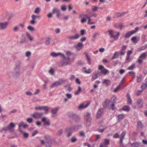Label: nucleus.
I'll list each match as a JSON object with an SVG mask.
<instances>
[{"label":"nucleus","instance_id":"obj_1","mask_svg":"<svg viewBox=\"0 0 147 147\" xmlns=\"http://www.w3.org/2000/svg\"><path fill=\"white\" fill-rule=\"evenodd\" d=\"M16 126V125L14 123L11 122L6 127H3L1 130V131H9V132H12L14 131V128Z\"/></svg>","mask_w":147,"mask_h":147},{"label":"nucleus","instance_id":"obj_2","mask_svg":"<svg viewBox=\"0 0 147 147\" xmlns=\"http://www.w3.org/2000/svg\"><path fill=\"white\" fill-rule=\"evenodd\" d=\"M20 65L19 64H16L12 72V76L15 77H18L20 74Z\"/></svg>","mask_w":147,"mask_h":147},{"label":"nucleus","instance_id":"obj_3","mask_svg":"<svg viewBox=\"0 0 147 147\" xmlns=\"http://www.w3.org/2000/svg\"><path fill=\"white\" fill-rule=\"evenodd\" d=\"M109 32L111 37L113 38L114 40H116L118 39L120 35L119 32L111 30H109Z\"/></svg>","mask_w":147,"mask_h":147},{"label":"nucleus","instance_id":"obj_4","mask_svg":"<svg viewBox=\"0 0 147 147\" xmlns=\"http://www.w3.org/2000/svg\"><path fill=\"white\" fill-rule=\"evenodd\" d=\"M81 127V126H73L69 128L66 129L65 130V131L68 133H69L67 135V137H69L71 135V132L76 130H77L79 128V127Z\"/></svg>","mask_w":147,"mask_h":147},{"label":"nucleus","instance_id":"obj_5","mask_svg":"<svg viewBox=\"0 0 147 147\" xmlns=\"http://www.w3.org/2000/svg\"><path fill=\"white\" fill-rule=\"evenodd\" d=\"M65 80L62 79L59 80L58 81L55 82L53 83L51 86V88L57 87L58 86L61 85L64 82Z\"/></svg>","mask_w":147,"mask_h":147},{"label":"nucleus","instance_id":"obj_6","mask_svg":"<svg viewBox=\"0 0 147 147\" xmlns=\"http://www.w3.org/2000/svg\"><path fill=\"white\" fill-rule=\"evenodd\" d=\"M87 16H88L83 13L80 14L79 18L80 19V22L82 23L83 24L86 22Z\"/></svg>","mask_w":147,"mask_h":147},{"label":"nucleus","instance_id":"obj_7","mask_svg":"<svg viewBox=\"0 0 147 147\" xmlns=\"http://www.w3.org/2000/svg\"><path fill=\"white\" fill-rule=\"evenodd\" d=\"M32 19L30 21V23L32 24H34L37 23L36 20L37 18H40V16H36L34 15H32L31 16Z\"/></svg>","mask_w":147,"mask_h":147},{"label":"nucleus","instance_id":"obj_8","mask_svg":"<svg viewBox=\"0 0 147 147\" xmlns=\"http://www.w3.org/2000/svg\"><path fill=\"white\" fill-rule=\"evenodd\" d=\"M147 56V54L146 52L142 53L139 57L137 62L140 63H141L143 59H146Z\"/></svg>","mask_w":147,"mask_h":147},{"label":"nucleus","instance_id":"obj_9","mask_svg":"<svg viewBox=\"0 0 147 147\" xmlns=\"http://www.w3.org/2000/svg\"><path fill=\"white\" fill-rule=\"evenodd\" d=\"M9 24L8 22H0V28L1 30H4L7 28Z\"/></svg>","mask_w":147,"mask_h":147},{"label":"nucleus","instance_id":"obj_10","mask_svg":"<svg viewBox=\"0 0 147 147\" xmlns=\"http://www.w3.org/2000/svg\"><path fill=\"white\" fill-rule=\"evenodd\" d=\"M70 64L69 58H68L67 59H65L62 61L60 62L59 65L61 66L66 65Z\"/></svg>","mask_w":147,"mask_h":147},{"label":"nucleus","instance_id":"obj_11","mask_svg":"<svg viewBox=\"0 0 147 147\" xmlns=\"http://www.w3.org/2000/svg\"><path fill=\"white\" fill-rule=\"evenodd\" d=\"M59 55H61L64 59H65V57L64 54L60 53H56L55 52H52L50 54L51 56L53 57H56Z\"/></svg>","mask_w":147,"mask_h":147},{"label":"nucleus","instance_id":"obj_12","mask_svg":"<svg viewBox=\"0 0 147 147\" xmlns=\"http://www.w3.org/2000/svg\"><path fill=\"white\" fill-rule=\"evenodd\" d=\"M99 69L100 70L102 73L105 75H106L108 72V70L105 69L103 65H100L99 66Z\"/></svg>","mask_w":147,"mask_h":147},{"label":"nucleus","instance_id":"obj_13","mask_svg":"<svg viewBox=\"0 0 147 147\" xmlns=\"http://www.w3.org/2000/svg\"><path fill=\"white\" fill-rule=\"evenodd\" d=\"M43 114L42 113L36 112L33 114L32 115V116L34 118L38 119L40 118Z\"/></svg>","mask_w":147,"mask_h":147},{"label":"nucleus","instance_id":"obj_14","mask_svg":"<svg viewBox=\"0 0 147 147\" xmlns=\"http://www.w3.org/2000/svg\"><path fill=\"white\" fill-rule=\"evenodd\" d=\"M80 37V35L78 34H76L74 36H71L67 37V38L70 40H76L78 39Z\"/></svg>","mask_w":147,"mask_h":147},{"label":"nucleus","instance_id":"obj_15","mask_svg":"<svg viewBox=\"0 0 147 147\" xmlns=\"http://www.w3.org/2000/svg\"><path fill=\"white\" fill-rule=\"evenodd\" d=\"M83 47V44L82 43L79 42L75 46L76 50L78 51L80 50Z\"/></svg>","mask_w":147,"mask_h":147},{"label":"nucleus","instance_id":"obj_16","mask_svg":"<svg viewBox=\"0 0 147 147\" xmlns=\"http://www.w3.org/2000/svg\"><path fill=\"white\" fill-rule=\"evenodd\" d=\"M140 40V37L136 36L132 37L131 38V40L132 42L135 44L137 43Z\"/></svg>","mask_w":147,"mask_h":147},{"label":"nucleus","instance_id":"obj_17","mask_svg":"<svg viewBox=\"0 0 147 147\" xmlns=\"http://www.w3.org/2000/svg\"><path fill=\"white\" fill-rule=\"evenodd\" d=\"M110 140L109 139H105L104 142L100 144V147H104L106 145H108L109 144Z\"/></svg>","mask_w":147,"mask_h":147},{"label":"nucleus","instance_id":"obj_18","mask_svg":"<svg viewBox=\"0 0 147 147\" xmlns=\"http://www.w3.org/2000/svg\"><path fill=\"white\" fill-rule=\"evenodd\" d=\"M65 96L66 98H64V102H65L68 101V100L71 99L72 97V95L70 93H66Z\"/></svg>","mask_w":147,"mask_h":147},{"label":"nucleus","instance_id":"obj_19","mask_svg":"<svg viewBox=\"0 0 147 147\" xmlns=\"http://www.w3.org/2000/svg\"><path fill=\"white\" fill-rule=\"evenodd\" d=\"M45 138L46 141L45 144L47 146V144L51 143L52 140L51 136L49 135L46 136L45 137Z\"/></svg>","mask_w":147,"mask_h":147},{"label":"nucleus","instance_id":"obj_20","mask_svg":"<svg viewBox=\"0 0 147 147\" xmlns=\"http://www.w3.org/2000/svg\"><path fill=\"white\" fill-rule=\"evenodd\" d=\"M53 13H56L57 17H59L60 16V13L59 10L57 8H53Z\"/></svg>","mask_w":147,"mask_h":147},{"label":"nucleus","instance_id":"obj_21","mask_svg":"<svg viewBox=\"0 0 147 147\" xmlns=\"http://www.w3.org/2000/svg\"><path fill=\"white\" fill-rule=\"evenodd\" d=\"M18 126L19 131H20V129H21V128L22 127H23V128H25L28 127V125L24 123L23 122H22L20 123L19 124Z\"/></svg>","mask_w":147,"mask_h":147},{"label":"nucleus","instance_id":"obj_22","mask_svg":"<svg viewBox=\"0 0 147 147\" xmlns=\"http://www.w3.org/2000/svg\"><path fill=\"white\" fill-rule=\"evenodd\" d=\"M134 34V32H133L132 30H131L126 33L124 37L125 38H129L130 37L131 35Z\"/></svg>","mask_w":147,"mask_h":147},{"label":"nucleus","instance_id":"obj_23","mask_svg":"<svg viewBox=\"0 0 147 147\" xmlns=\"http://www.w3.org/2000/svg\"><path fill=\"white\" fill-rule=\"evenodd\" d=\"M132 147H142L143 145L140 142H136L133 143L131 144Z\"/></svg>","mask_w":147,"mask_h":147},{"label":"nucleus","instance_id":"obj_24","mask_svg":"<svg viewBox=\"0 0 147 147\" xmlns=\"http://www.w3.org/2000/svg\"><path fill=\"white\" fill-rule=\"evenodd\" d=\"M137 103L138 107L142 108L143 105V101L142 99L141 98L138 99L137 100Z\"/></svg>","mask_w":147,"mask_h":147},{"label":"nucleus","instance_id":"obj_25","mask_svg":"<svg viewBox=\"0 0 147 147\" xmlns=\"http://www.w3.org/2000/svg\"><path fill=\"white\" fill-rule=\"evenodd\" d=\"M42 121L44 123L45 125L47 126H49L50 125L49 120L47 119L45 117L42 118Z\"/></svg>","mask_w":147,"mask_h":147},{"label":"nucleus","instance_id":"obj_26","mask_svg":"<svg viewBox=\"0 0 147 147\" xmlns=\"http://www.w3.org/2000/svg\"><path fill=\"white\" fill-rule=\"evenodd\" d=\"M26 36L27 38L30 41H33L34 40V38L28 32H27L26 33Z\"/></svg>","mask_w":147,"mask_h":147},{"label":"nucleus","instance_id":"obj_27","mask_svg":"<svg viewBox=\"0 0 147 147\" xmlns=\"http://www.w3.org/2000/svg\"><path fill=\"white\" fill-rule=\"evenodd\" d=\"M83 70L84 73L87 74H90L92 72V70L91 69H87L86 67H84L83 68Z\"/></svg>","mask_w":147,"mask_h":147},{"label":"nucleus","instance_id":"obj_28","mask_svg":"<svg viewBox=\"0 0 147 147\" xmlns=\"http://www.w3.org/2000/svg\"><path fill=\"white\" fill-rule=\"evenodd\" d=\"M125 115L124 114H120L118 115L117 116V120L119 121H121L124 118Z\"/></svg>","mask_w":147,"mask_h":147},{"label":"nucleus","instance_id":"obj_29","mask_svg":"<svg viewBox=\"0 0 147 147\" xmlns=\"http://www.w3.org/2000/svg\"><path fill=\"white\" fill-rule=\"evenodd\" d=\"M89 105V103H88L86 105H84L83 104H81L79 106L78 108L80 109L85 108L87 107Z\"/></svg>","mask_w":147,"mask_h":147},{"label":"nucleus","instance_id":"obj_30","mask_svg":"<svg viewBox=\"0 0 147 147\" xmlns=\"http://www.w3.org/2000/svg\"><path fill=\"white\" fill-rule=\"evenodd\" d=\"M103 113V110L102 109H100L98 110L97 114V117H100L102 115Z\"/></svg>","mask_w":147,"mask_h":147},{"label":"nucleus","instance_id":"obj_31","mask_svg":"<svg viewBox=\"0 0 147 147\" xmlns=\"http://www.w3.org/2000/svg\"><path fill=\"white\" fill-rule=\"evenodd\" d=\"M98 77V74L97 73L95 72L93 74L92 76V79L93 81L96 79Z\"/></svg>","mask_w":147,"mask_h":147},{"label":"nucleus","instance_id":"obj_32","mask_svg":"<svg viewBox=\"0 0 147 147\" xmlns=\"http://www.w3.org/2000/svg\"><path fill=\"white\" fill-rule=\"evenodd\" d=\"M108 103L111 105V104L109 102V100L107 99H106L104 102L103 103V105L105 108H107L108 107Z\"/></svg>","mask_w":147,"mask_h":147},{"label":"nucleus","instance_id":"obj_33","mask_svg":"<svg viewBox=\"0 0 147 147\" xmlns=\"http://www.w3.org/2000/svg\"><path fill=\"white\" fill-rule=\"evenodd\" d=\"M64 87L65 90L69 92H70L72 90V88L69 85H65Z\"/></svg>","mask_w":147,"mask_h":147},{"label":"nucleus","instance_id":"obj_34","mask_svg":"<svg viewBox=\"0 0 147 147\" xmlns=\"http://www.w3.org/2000/svg\"><path fill=\"white\" fill-rule=\"evenodd\" d=\"M85 55L88 63L89 64H90L91 63V61L90 57L87 53H86Z\"/></svg>","mask_w":147,"mask_h":147},{"label":"nucleus","instance_id":"obj_35","mask_svg":"<svg viewBox=\"0 0 147 147\" xmlns=\"http://www.w3.org/2000/svg\"><path fill=\"white\" fill-rule=\"evenodd\" d=\"M20 132L23 134V136L24 138H27L28 137L29 134L28 133L25 132L23 131L21 129H20Z\"/></svg>","mask_w":147,"mask_h":147},{"label":"nucleus","instance_id":"obj_36","mask_svg":"<svg viewBox=\"0 0 147 147\" xmlns=\"http://www.w3.org/2000/svg\"><path fill=\"white\" fill-rule=\"evenodd\" d=\"M147 48V45L143 46L138 48V51L139 52L144 50Z\"/></svg>","mask_w":147,"mask_h":147},{"label":"nucleus","instance_id":"obj_37","mask_svg":"<svg viewBox=\"0 0 147 147\" xmlns=\"http://www.w3.org/2000/svg\"><path fill=\"white\" fill-rule=\"evenodd\" d=\"M81 91V88L80 86H78V89L75 91L74 94L75 95H78L80 93Z\"/></svg>","mask_w":147,"mask_h":147},{"label":"nucleus","instance_id":"obj_38","mask_svg":"<svg viewBox=\"0 0 147 147\" xmlns=\"http://www.w3.org/2000/svg\"><path fill=\"white\" fill-rule=\"evenodd\" d=\"M59 109V108L58 107H55L51 109V112L52 113L55 115L56 113Z\"/></svg>","mask_w":147,"mask_h":147},{"label":"nucleus","instance_id":"obj_39","mask_svg":"<svg viewBox=\"0 0 147 147\" xmlns=\"http://www.w3.org/2000/svg\"><path fill=\"white\" fill-rule=\"evenodd\" d=\"M116 28H119L121 29L123 27V24H116L114 25Z\"/></svg>","mask_w":147,"mask_h":147},{"label":"nucleus","instance_id":"obj_40","mask_svg":"<svg viewBox=\"0 0 147 147\" xmlns=\"http://www.w3.org/2000/svg\"><path fill=\"white\" fill-rule=\"evenodd\" d=\"M122 85L121 83H120L119 85L117 88H115L114 90V92H116L119 90L121 89L122 87Z\"/></svg>","mask_w":147,"mask_h":147},{"label":"nucleus","instance_id":"obj_41","mask_svg":"<svg viewBox=\"0 0 147 147\" xmlns=\"http://www.w3.org/2000/svg\"><path fill=\"white\" fill-rule=\"evenodd\" d=\"M90 113H88L86 116V121L89 123H90L91 119L90 118Z\"/></svg>","mask_w":147,"mask_h":147},{"label":"nucleus","instance_id":"obj_42","mask_svg":"<svg viewBox=\"0 0 147 147\" xmlns=\"http://www.w3.org/2000/svg\"><path fill=\"white\" fill-rule=\"evenodd\" d=\"M19 26H14L13 29V30L14 32H16L18 31L19 29Z\"/></svg>","mask_w":147,"mask_h":147},{"label":"nucleus","instance_id":"obj_43","mask_svg":"<svg viewBox=\"0 0 147 147\" xmlns=\"http://www.w3.org/2000/svg\"><path fill=\"white\" fill-rule=\"evenodd\" d=\"M126 134V132L125 131L123 132L121 135L120 137V141L121 142H122L123 139L124 138V137Z\"/></svg>","mask_w":147,"mask_h":147},{"label":"nucleus","instance_id":"obj_44","mask_svg":"<svg viewBox=\"0 0 147 147\" xmlns=\"http://www.w3.org/2000/svg\"><path fill=\"white\" fill-rule=\"evenodd\" d=\"M87 18L88 19V23L89 24H92L95 23V22L91 21V19L90 18V17L87 16Z\"/></svg>","mask_w":147,"mask_h":147},{"label":"nucleus","instance_id":"obj_45","mask_svg":"<svg viewBox=\"0 0 147 147\" xmlns=\"http://www.w3.org/2000/svg\"><path fill=\"white\" fill-rule=\"evenodd\" d=\"M119 53L117 51L115 52L114 55L112 58V59H115L118 57Z\"/></svg>","mask_w":147,"mask_h":147},{"label":"nucleus","instance_id":"obj_46","mask_svg":"<svg viewBox=\"0 0 147 147\" xmlns=\"http://www.w3.org/2000/svg\"><path fill=\"white\" fill-rule=\"evenodd\" d=\"M27 29L28 30L30 31L31 32L34 31H35L34 28L33 27L30 26H28L27 27Z\"/></svg>","mask_w":147,"mask_h":147},{"label":"nucleus","instance_id":"obj_47","mask_svg":"<svg viewBox=\"0 0 147 147\" xmlns=\"http://www.w3.org/2000/svg\"><path fill=\"white\" fill-rule=\"evenodd\" d=\"M116 101V98L115 97H112L111 100L109 101V103H115Z\"/></svg>","mask_w":147,"mask_h":147},{"label":"nucleus","instance_id":"obj_48","mask_svg":"<svg viewBox=\"0 0 147 147\" xmlns=\"http://www.w3.org/2000/svg\"><path fill=\"white\" fill-rule=\"evenodd\" d=\"M61 10L63 11H65L66 10L67 8L65 5L63 4L61 6Z\"/></svg>","mask_w":147,"mask_h":147},{"label":"nucleus","instance_id":"obj_49","mask_svg":"<svg viewBox=\"0 0 147 147\" xmlns=\"http://www.w3.org/2000/svg\"><path fill=\"white\" fill-rule=\"evenodd\" d=\"M129 107L127 106H125L123 107L122 110L127 111H128L130 110Z\"/></svg>","mask_w":147,"mask_h":147},{"label":"nucleus","instance_id":"obj_50","mask_svg":"<svg viewBox=\"0 0 147 147\" xmlns=\"http://www.w3.org/2000/svg\"><path fill=\"white\" fill-rule=\"evenodd\" d=\"M45 108V107L44 106H38L35 107L34 109L36 110H41L43 109L44 108Z\"/></svg>","mask_w":147,"mask_h":147},{"label":"nucleus","instance_id":"obj_51","mask_svg":"<svg viewBox=\"0 0 147 147\" xmlns=\"http://www.w3.org/2000/svg\"><path fill=\"white\" fill-rule=\"evenodd\" d=\"M98 7L96 6H93L92 7V11L94 12H96L97 11Z\"/></svg>","mask_w":147,"mask_h":147},{"label":"nucleus","instance_id":"obj_52","mask_svg":"<svg viewBox=\"0 0 147 147\" xmlns=\"http://www.w3.org/2000/svg\"><path fill=\"white\" fill-rule=\"evenodd\" d=\"M40 8L39 7H37L36 8L34 11V13L36 14H38L40 12Z\"/></svg>","mask_w":147,"mask_h":147},{"label":"nucleus","instance_id":"obj_53","mask_svg":"<svg viewBox=\"0 0 147 147\" xmlns=\"http://www.w3.org/2000/svg\"><path fill=\"white\" fill-rule=\"evenodd\" d=\"M147 87V83H142L141 88L142 89H145Z\"/></svg>","mask_w":147,"mask_h":147},{"label":"nucleus","instance_id":"obj_54","mask_svg":"<svg viewBox=\"0 0 147 147\" xmlns=\"http://www.w3.org/2000/svg\"><path fill=\"white\" fill-rule=\"evenodd\" d=\"M103 83H105L107 86L111 84L109 80H104Z\"/></svg>","mask_w":147,"mask_h":147},{"label":"nucleus","instance_id":"obj_55","mask_svg":"<svg viewBox=\"0 0 147 147\" xmlns=\"http://www.w3.org/2000/svg\"><path fill=\"white\" fill-rule=\"evenodd\" d=\"M49 73L51 75H53L54 73V69L53 68H51L49 71Z\"/></svg>","mask_w":147,"mask_h":147},{"label":"nucleus","instance_id":"obj_56","mask_svg":"<svg viewBox=\"0 0 147 147\" xmlns=\"http://www.w3.org/2000/svg\"><path fill=\"white\" fill-rule=\"evenodd\" d=\"M135 65V64H132L130 66L128 67L127 69L129 70H133L134 67Z\"/></svg>","mask_w":147,"mask_h":147},{"label":"nucleus","instance_id":"obj_57","mask_svg":"<svg viewBox=\"0 0 147 147\" xmlns=\"http://www.w3.org/2000/svg\"><path fill=\"white\" fill-rule=\"evenodd\" d=\"M86 32V30L85 29L81 30H80L81 35H84Z\"/></svg>","mask_w":147,"mask_h":147},{"label":"nucleus","instance_id":"obj_58","mask_svg":"<svg viewBox=\"0 0 147 147\" xmlns=\"http://www.w3.org/2000/svg\"><path fill=\"white\" fill-rule=\"evenodd\" d=\"M31 55V53L29 51H28L26 53L25 56L26 57H28L30 56Z\"/></svg>","mask_w":147,"mask_h":147},{"label":"nucleus","instance_id":"obj_59","mask_svg":"<svg viewBox=\"0 0 147 147\" xmlns=\"http://www.w3.org/2000/svg\"><path fill=\"white\" fill-rule=\"evenodd\" d=\"M99 34L97 32H95L94 33L93 35V38L94 40H95L96 38V36L98 35Z\"/></svg>","mask_w":147,"mask_h":147},{"label":"nucleus","instance_id":"obj_60","mask_svg":"<svg viewBox=\"0 0 147 147\" xmlns=\"http://www.w3.org/2000/svg\"><path fill=\"white\" fill-rule=\"evenodd\" d=\"M27 121L29 123H31L33 121V119L31 118H29L27 119Z\"/></svg>","mask_w":147,"mask_h":147},{"label":"nucleus","instance_id":"obj_61","mask_svg":"<svg viewBox=\"0 0 147 147\" xmlns=\"http://www.w3.org/2000/svg\"><path fill=\"white\" fill-rule=\"evenodd\" d=\"M138 30V27H137L135 28V30H132V31H133V32H134V34L137 32Z\"/></svg>","mask_w":147,"mask_h":147},{"label":"nucleus","instance_id":"obj_62","mask_svg":"<svg viewBox=\"0 0 147 147\" xmlns=\"http://www.w3.org/2000/svg\"><path fill=\"white\" fill-rule=\"evenodd\" d=\"M62 129H60L58 131L57 134L58 135H60L62 134Z\"/></svg>","mask_w":147,"mask_h":147},{"label":"nucleus","instance_id":"obj_63","mask_svg":"<svg viewBox=\"0 0 147 147\" xmlns=\"http://www.w3.org/2000/svg\"><path fill=\"white\" fill-rule=\"evenodd\" d=\"M66 54L68 56H70L72 55L71 52L69 51H67L66 52Z\"/></svg>","mask_w":147,"mask_h":147},{"label":"nucleus","instance_id":"obj_64","mask_svg":"<svg viewBox=\"0 0 147 147\" xmlns=\"http://www.w3.org/2000/svg\"><path fill=\"white\" fill-rule=\"evenodd\" d=\"M45 43L46 45H49V44L50 43L49 39H48L47 40L45 41Z\"/></svg>","mask_w":147,"mask_h":147}]
</instances>
